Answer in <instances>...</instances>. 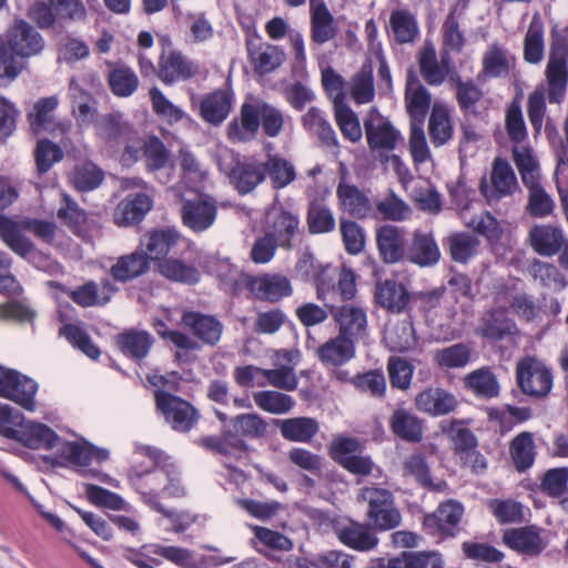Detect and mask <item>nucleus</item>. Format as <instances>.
<instances>
[{
	"label": "nucleus",
	"instance_id": "2eb2a0df",
	"mask_svg": "<svg viewBox=\"0 0 568 568\" xmlns=\"http://www.w3.org/2000/svg\"><path fill=\"white\" fill-rule=\"evenodd\" d=\"M376 246L385 264H396L406 258L407 241L404 227L384 224L376 230Z\"/></svg>",
	"mask_w": 568,
	"mask_h": 568
},
{
	"label": "nucleus",
	"instance_id": "9b49d317",
	"mask_svg": "<svg viewBox=\"0 0 568 568\" xmlns=\"http://www.w3.org/2000/svg\"><path fill=\"white\" fill-rule=\"evenodd\" d=\"M362 446L354 437H338L329 445V456L343 468L354 475L367 476L374 468V463L368 456L359 455Z\"/></svg>",
	"mask_w": 568,
	"mask_h": 568
},
{
	"label": "nucleus",
	"instance_id": "79ce46f5",
	"mask_svg": "<svg viewBox=\"0 0 568 568\" xmlns=\"http://www.w3.org/2000/svg\"><path fill=\"white\" fill-rule=\"evenodd\" d=\"M264 178H268L274 190H282L296 180V169L294 164L278 155H270L265 162Z\"/></svg>",
	"mask_w": 568,
	"mask_h": 568
},
{
	"label": "nucleus",
	"instance_id": "a211bd4d",
	"mask_svg": "<svg viewBox=\"0 0 568 568\" xmlns=\"http://www.w3.org/2000/svg\"><path fill=\"white\" fill-rule=\"evenodd\" d=\"M58 105L59 99L55 95L41 98L34 103L33 111L28 114V119L36 134L42 132L54 133L55 131L65 134L71 130L70 121L55 122L54 111Z\"/></svg>",
	"mask_w": 568,
	"mask_h": 568
},
{
	"label": "nucleus",
	"instance_id": "7ed1b4c3",
	"mask_svg": "<svg viewBox=\"0 0 568 568\" xmlns=\"http://www.w3.org/2000/svg\"><path fill=\"white\" fill-rule=\"evenodd\" d=\"M358 499L367 504L365 515L368 524L375 530H392L400 525L402 514L396 507L390 490L379 487H364Z\"/></svg>",
	"mask_w": 568,
	"mask_h": 568
},
{
	"label": "nucleus",
	"instance_id": "ea45409f",
	"mask_svg": "<svg viewBox=\"0 0 568 568\" xmlns=\"http://www.w3.org/2000/svg\"><path fill=\"white\" fill-rule=\"evenodd\" d=\"M158 272L169 281L194 285L200 282V271L190 263L176 257H164L158 262Z\"/></svg>",
	"mask_w": 568,
	"mask_h": 568
},
{
	"label": "nucleus",
	"instance_id": "f3484780",
	"mask_svg": "<svg viewBox=\"0 0 568 568\" xmlns=\"http://www.w3.org/2000/svg\"><path fill=\"white\" fill-rule=\"evenodd\" d=\"M331 313L338 327L337 335L356 344L366 334L367 315L363 307L354 304H344L338 307H332Z\"/></svg>",
	"mask_w": 568,
	"mask_h": 568
},
{
	"label": "nucleus",
	"instance_id": "ddd939ff",
	"mask_svg": "<svg viewBox=\"0 0 568 568\" xmlns=\"http://www.w3.org/2000/svg\"><path fill=\"white\" fill-rule=\"evenodd\" d=\"M181 220L194 233H202L213 226L217 216L216 201L209 195H200L182 203Z\"/></svg>",
	"mask_w": 568,
	"mask_h": 568
},
{
	"label": "nucleus",
	"instance_id": "8fccbe9b",
	"mask_svg": "<svg viewBox=\"0 0 568 568\" xmlns=\"http://www.w3.org/2000/svg\"><path fill=\"white\" fill-rule=\"evenodd\" d=\"M428 132L430 142L439 148L449 142L453 138L454 128L448 110L443 105L435 104L428 120Z\"/></svg>",
	"mask_w": 568,
	"mask_h": 568
},
{
	"label": "nucleus",
	"instance_id": "72a5a7b5",
	"mask_svg": "<svg viewBox=\"0 0 568 568\" xmlns=\"http://www.w3.org/2000/svg\"><path fill=\"white\" fill-rule=\"evenodd\" d=\"M232 104V93L227 90L219 89L202 99L200 114L205 122L212 125H220L229 116Z\"/></svg>",
	"mask_w": 568,
	"mask_h": 568
},
{
	"label": "nucleus",
	"instance_id": "338daca9",
	"mask_svg": "<svg viewBox=\"0 0 568 568\" xmlns=\"http://www.w3.org/2000/svg\"><path fill=\"white\" fill-rule=\"evenodd\" d=\"M470 357L471 348L464 343H456L434 353L435 363L444 369L463 368L470 362Z\"/></svg>",
	"mask_w": 568,
	"mask_h": 568
},
{
	"label": "nucleus",
	"instance_id": "0eeeda50",
	"mask_svg": "<svg viewBox=\"0 0 568 568\" xmlns=\"http://www.w3.org/2000/svg\"><path fill=\"white\" fill-rule=\"evenodd\" d=\"M129 480L132 487L141 495L144 504L164 517L173 519L175 511L164 508L160 503L165 480V466L143 473L134 469L130 473Z\"/></svg>",
	"mask_w": 568,
	"mask_h": 568
},
{
	"label": "nucleus",
	"instance_id": "680f3d73",
	"mask_svg": "<svg viewBox=\"0 0 568 568\" xmlns=\"http://www.w3.org/2000/svg\"><path fill=\"white\" fill-rule=\"evenodd\" d=\"M510 456L515 468L518 471H525L530 468L535 462V444L532 434L523 432L510 443Z\"/></svg>",
	"mask_w": 568,
	"mask_h": 568
},
{
	"label": "nucleus",
	"instance_id": "052dcab7",
	"mask_svg": "<svg viewBox=\"0 0 568 568\" xmlns=\"http://www.w3.org/2000/svg\"><path fill=\"white\" fill-rule=\"evenodd\" d=\"M516 331L515 322L500 311L488 313L483 318L480 326V334L490 341H500L508 335L515 334Z\"/></svg>",
	"mask_w": 568,
	"mask_h": 568
},
{
	"label": "nucleus",
	"instance_id": "aec40b11",
	"mask_svg": "<svg viewBox=\"0 0 568 568\" xmlns=\"http://www.w3.org/2000/svg\"><path fill=\"white\" fill-rule=\"evenodd\" d=\"M199 64L190 60L180 51H170L162 54L159 60V79L168 85L179 81H186L199 74Z\"/></svg>",
	"mask_w": 568,
	"mask_h": 568
},
{
	"label": "nucleus",
	"instance_id": "6e6d98bb",
	"mask_svg": "<svg viewBox=\"0 0 568 568\" xmlns=\"http://www.w3.org/2000/svg\"><path fill=\"white\" fill-rule=\"evenodd\" d=\"M104 180V172L92 161H84L77 164L71 174V184L80 192L93 191Z\"/></svg>",
	"mask_w": 568,
	"mask_h": 568
},
{
	"label": "nucleus",
	"instance_id": "b1692460",
	"mask_svg": "<svg viewBox=\"0 0 568 568\" xmlns=\"http://www.w3.org/2000/svg\"><path fill=\"white\" fill-rule=\"evenodd\" d=\"M9 45L20 57H30L39 53L44 41L42 36L24 20H17L9 32Z\"/></svg>",
	"mask_w": 568,
	"mask_h": 568
},
{
	"label": "nucleus",
	"instance_id": "69168bd1",
	"mask_svg": "<svg viewBox=\"0 0 568 568\" xmlns=\"http://www.w3.org/2000/svg\"><path fill=\"white\" fill-rule=\"evenodd\" d=\"M108 84L114 95L128 98L138 90L139 78L131 68L120 65L109 72Z\"/></svg>",
	"mask_w": 568,
	"mask_h": 568
},
{
	"label": "nucleus",
	"instance_id": "bf43d9fd",
	"mask_svg": "<svg viewBox=\"0 0 568 568\" xmlns=\"http://www.w3.org/2000/svg\"><path fill=\"white\" fill-rule=\"evenodd\" d=\"M149 550L180 568H203L205 566L204 558L197 561L194 551L187 548L154 542Z\"/></svg>",
	"mask_w": 568,
	"mask_h": 568
},
{
	"label": "nucleus",
	"instance_id": "f257e3e1",
	"mask_svg": "<svg viewBox=\"0 0 568 568\" xmlns=\"http://www.w3.org/2000/svg\"><path fill=\"white\" fill-rule=\"evenodd\" d=\"M266 420L256 413L239 414L230 419V428L222 436H205L199 445L224 457L223 464L235 469L232 460H241L247 455L248 446L243 437L260 439L267 434Z\"/></svg>",
	"mask_w": 568,
	"mask_h": 568
},
{
	"label": "nucleus",
	"instance_id": "bb28decb",
	"mask_svg": "<svg viewBox=\"0 0 568 568\" xmlns=\"http://www.w3.org/2000/svg\"><path fill=\"white\" fill-rule=\"evenodd\" d=\"M376 302L392 313L405 312L412 300V295L405 284L388 278L376 284Z\"/></svg>",
	"mask_w": 568,
	"mask_h": 568
},
{
	"label": "nucleus",
	"instance_id": "2f4dec72",
	"mask_svg": "<svg viewBox=\"0 0 568 568\" xmlns=\"http://www.w3.org/2000/svg\"><path fill=\"white\" fill-rule=\"evenodd\" d=\"M355 345L351 339L336 335L316 349V356L325 367L337 368L355 357Z\"/></svg>",
	"mask_w": 568,
	"mask_h": 568
},
{
	"label": "nucleus",
	"instance_id": "49530a36",
	"mask_svg": "<svg viewBox=\"0 0 568 568\" xmlns=\"http://www.w3.org/2000/svg\"><path fill=\"white\" fill-rule=\"evenodd\" d=\"M449 254L453 261L467 264L479 253V239L468 232L452 233L446 237Z\"/></svg>",
	"mask_w": 568,
	"mask_h": 568
},
{
	"label": "nucleus",
	"instance_id": "393cba45",
	"mask_svg": "<svg viewBox=\"0 0 568 568\" xmlns=\"http://www.w3.org/2000/svg\"><path fill=\"white\" fill-rule=\"evenodd\" d=\"M311 40L324 44L336 38L338 26L324 0H318L310 7Z\"/></svg>",
	"mask_w": 568,
	"mask_h": 568
},
{
	"label": "nucleus",
	"instance_id": "423d86ee",
	"mask_svg": "<svg viewBox=\"0 0 568 568\" xmlns=\"http://www.w3.org/2000/svg\"><path fill=\"white\" fill-rule=\"evenodd\" d=\"M364 130L369 150L379 155L394 151L402 140L400 132L390 120L372 108L364 119Z\"/></svg>",
	"mask_w": 568,
	"mask_h": 568
},
{
	"label": "nucleus",
	"instance_id": "5fc2aeb1",
	"mask_svg": "<svg viewBox=\"0 0 568 568\" xmlns=\"http://www.w3.org/2000/svg\"><path fill=\"white\" fill-rule=\"evenodd\" d=\"M19 440L32 449L52 448L59 442V436L47 425L30 423L19 432Z\"/></svg>",
	"mask_w": 568,
	"mask_h": 568
},
{
	"label": "nucleus",
	"instance_id": "37998d69",
	"mask_svg": "<svg viewBox=\"0 0 568 568\" xmlns=\"http://www.w3.org/2000/svg\"><path fill=\"white\" fill-rule=\"evenodd\" d=\"M213 273L220 281L221 287L232 295H240L246 291V283L251 275L237 268L229 260H219L213 266Z\"/></svg>",
	"mask_w": 568,
	"mask_h": 568
},
{
	"label": "nucleus",
	"instance_id": "20e7f679",
	"mask_svg": "<svg viewBox=\"0 0 568 568\" xmlns=\"http://www.w3.org/2000/svg\"><path fill=\"white\" fill-rule=\"evenodd\" d=\"M154 399L158 412L173 430L187 433L197 423L199 413L187 400L161 389L154 392Z\"/></svg>",
	"mask_w": 568,
	"mask_h": 568
},
{
	"label": "nucleus",
	"instance_id": "cd10ccee",
	"mask_svg": "<svg viewBox=\"0 0 568 568\" xmlns=\"http://www.w3.org/2000/svg\"><path fill=\"white\" fill-rule=\"evenodd\" d=\"M374 530L369 524L349 521L337 528L336 534L343 545L357 551L368 552L378 545V538Z\"/></svg>",
	"mask_w": 568,
	"mask_h": 568
},
{
	"label": "nucleus",
	"instance_id": "4d7b16f0",
	"mask_svg": "<svg viewBox=\"0 0 568 568\" xmlns=\"http://www.w3.org/2000/svg\"><path fill=\"white\" fill-rule=\"evenodd\" d=\"M384 341L393 352H407L416 345V337L413 324L407 321H400L388 326L384 333Z\"/></svg>",
	"mask_w": 568,
	"mask_h": 568
},
{
	"label": "nucleus",
	"instance_id": "dca6fc26",
	"mask_svg": "<svg viewBox=\"0 0 568 568\" xmlns=\"http://www.w3.org/2000/svg\"><path fill=\"white\" fill-rule=\"evenodd\" d=\"M338 209L355 219H366L372 213L373 206L369 197L355 184L346 180V169L343 168L336 187Z\"/></svg>",
	"mask_w": 568,
	"mask_h": 568
},
{
	"label": "nucleus",
	"instance_id": "58836bf2",
	"mask_svg": "<svg viewBox=\"0 0 568 568\" xmlns=\"http://www.w3.org/2000/svg\"><path fill=\"white\" fill-rule=\"evenodd\" d=\"M248 57L256 72L266 74L277 69L285 60V53L277 45L247 42Z\"/></svg>",
	"mask_w": 568,
	"mask_h": 568
},
{
	"label": "nucleus",
	"instance_id": "0e129e2a",
	"mask_svg": "<svg viewBox=\"0 0 568 568\" xmlns=\"http://www.w3.org/2000/svg\"><path fill=\"white\" fill-rule=\"evenodd\" d=\"M306 223L311 234H324L335 230L336 221L332 210L317 201H312L307 209Z\"/></svg>",
	"mask_w": 568,
	"mask_h": 568
},
{
	"label": "nucleus",
	"instance_id": "4468645a",
	"mask_svg": "<svg viewBox=\"0 0 568 568\" xmlns=\"http://www.w3.org/2000/svg\"><path fill=\"white\" fill-rule=\"evenodd\" d=\"M246 291L256 300L278 302L293 294L291 280L278 273L250 275Z\"/></svg>",
	"mask_w": 568,
	"mask_h": 568
},
{
	"label": "nucleus",
	"instance_id": "a19ab883",
	"mask_svg": "<svg viewBox=\"0 0 568 568\" xmlns=\"http://www.w3.org/2000/svg\"><path fill=\"white\" fill-rule=\"evenodd\" d=\"M418 65L423 79L432 87L443 84L448 74L445 58L439 63L433 45H424L418 55Z\"/></svg>",
	"mask_w": 568,
	"mask_h": 568
},
{
	"label": "nucleus",
	"instance_id": "5701e85b",
	"mask_svg": "<svg viewBox=\"0 0 568 568\" xmlns=\"http://www.w3.org/2000/svg\"><path fill=\"white\" fill-rule=\"evenodd\" d=\"M182 324L204 344L215 346L222 336L224 326L215 316L199 312H184Z\"/></svg>",
	"mask_w": 568,
	"mask_h": 568
},
{
	"label": "nucleus",
	"instance_id": "f8f14e48",
	"mask_svg": "<svg viewBox=\"0 0 568 568\" xmlns=\"http://www.w3.org/2000/svg\"><path fill=\"white\" fill-rule=\"evenodd\" d=\"M464 515L462 503L448 499L437 507L433 514L424 517L423 528L426 534L435 537H454Z\"/></svg>",
	"mask_w": 568,
	"mask_h": 568
},
{
	"label": "nucleus",
	"instance_id": "de8ad7c7",
	"mask_svg": "<svg viewBox=\"0 0 568 568\" xmlns=\"http://www.w3.org/2000/svg\"><path fill=\"white\" fill-rule=\"evenodd\" d=\"M179 241L178 232L170 229L153 230L146 233L141 240V246L145 247V253L151 260H161L176 245Z\"/></svg>",
	"mask_w": 568,
	"mask_h": 568
},
{
	"label": "nucleus",
	"instance_id": "6ab92c4d",
	"mask_svg": "<svg viewBox=\"0 0 568 568\" xmlns=\"http://www.w3.org/2000/svg\"><path fill=\"white\" fill-rule=\"evenodd\" d=\"M414 406L419 413L439 417L455 412L458 400L449 390L430 386L415 396Z\"/></svg>",
	"mask_w": 568,
	"mask_h": 568
},
{
	"label": "nucleus",
	"instance_id": "774afa93",
	"mask_svg": "<svg viewBox=\"0 0 568 568\" xmlns=\"http://www.w3.org/2000/svg\"><path fill=\"white\" fill-rule=\"evenodd\" d=\"M387 568H444L442 555L429 552H404L388 561Z\"/></svg>",
	"mask_w": 568,
	"mask_h": 568
},
{
	"label": "nucleus",
	"instance_id": "c03bdc74",
	"mask_svg": "<svg viewBox=\"0 0 568 568\" xmlns=\"http://www.w3.org/2000/svg\"><path fill=\"white\" fill-rule=\"evenodd\" d=\"M515 59L498 42L491 43L483 55V73L486 78H505L509 74Z\"/></svg>",
	"mask_w": 568,
	"mask_h": 568
},
{
	"label": "nucleus",
	"instance_id": "09e8293b",
	"mask_svg": "<svg viewBox=\"0 0 568 568\" xmlns=\"http://www.w3.org/2000/svg\"><path fill=\"white\" fill-rule=\"evenodd\" d=\"M153 337L145 331L130 329L118 336V346L123 355L140 361L146 357Z\"/></svg>",
	"mask_w": 568,
	"mask_h": 568
},
{
	"label": "nucleus",
	"instance_id": "7c9ffc66",
	"mask_svg": "<svg viewBox=\"0 0 568 568\" xmlns=\"http://www.w3.org/2000/svg\"><path fill=\"white\" fill-rule=\"evenodd\" d=\"M229 178L239 194H248L265 181L263 163L257 160L239 161Z\"/></svg>",
	"mask_w": 568,
	"mask_h": 568
},
{
	"label": "nucleus",
	"instance_id": "c9c22d12",
	"mask_svg": "<svg viewBox=\"0 0 568 568\" xmlns=\"http://www.w3.org/2000/svg\"><path fill=\"white\" fill-rule=\"evenodd\" d=\"M152 207V200L144 193L129 195L122 200L114 213V221L119 226L139 223Z\"/></svg>",
	"mask_w": 568,
	"mask_h": 568
},
{
	"label": "nucleus",
	"instance_id": "6e6552de",
	"mask_svg": "<svg viewBox=\"0 0 568 568\" xmlns=\"http://www.w3.org/2000/svg\"><path fill=\"white\" fill-rule=\"evenodd\" d=\"M38 384L14 369L0 366V397L10 399L29 412L36 410Z\"/></svg>",
	"mask_w": 568,
	"mask_h": 568
},
{
	"label": "nucleus",
	"instance_id": "4be33fe9",
	"mask_svg": "<svg viewBox=\"0 0 568 568\" xmlns=\"http://www.w3.org/2000/svg\"><path fill=\"white\" fill-rule=\"evenodd\" d=\"M97 136L109 148H118L123 142L132 141V126L123 121L119 113H108L94 122Z\"/></svg>",
	"mask_w": 568,
	"mask_h": 568
},
{
	"label": "nucleus",
	"instance_id": "a18cd8bd",
	"mask_svg": "<svg viewBox=\"0 0 568 568\" xmlns=\"http://www.w3.org/2000/svg\"><path fill=\"white\" fill-rule=\"evenodd\" d=\"M21 229V223L0 214V237L16 254L26 257L34 250V244Z\"/></svg>",
	"mask_w": 568,
	"mask_h": 568
},
{
	"label": "nucleus",
	"instance_id": "39448f33",
	"mask_svg": "<svg viewBox=\"0 0 568 568\" xmlns=\"http://www.w3.org/2000/svg\"><path fill=\"white\" fill-rule=\"evenodd\" d=\"M518 187L514 169L503 158H496L491 165L489 176H483L479 183L480 194L489 205L497 204L503 199L510 196Z\"/></svg>",
	"mask_w": 568,
	"mask_h": 568
},
{
	"label": "nucleus",
	"instance_id": "c85d7f7f",
	"mask_svg": "<svg viewBox=\"0 0 568 568\" xmlns=\"http://www.w3.org/2000/svg\"><path fill=\"white\" fill-rule=\"evenodd\" d=\"M432 95L414 73H409L406 83L405 103L410 124H424L429 111Z\"/></svg>",
	"mask_w": 568,
	"mask_h": 568
},
{
	"label": "nucleus",
	"instance_id": "e2e57ef3",
	"mask_svg": "<svg viewBox=\"0 0 568 568\" xmlns=\"http://www.w3.org/2000/svg\"><path fill=\"white\" fill-rule=\"evenodd\" d=\"M464 382L465 386L477 396L493 398L499 394L498 381L488 367L469 373Z\"/></svg>",
	"mask_w": 568,
	"mask_h": 568
},
{
	"label": "nucleus",
	"instance_id": "e433bc0d",
	"mask_svg": "<svg viewBox=\"0 0 568 568\" xmlns=\"http://www.w3.org/2000/svg\"><path fill=\"white\" fill-rule=\"evenodd\" d=\"M389 427L395 436L405 442L419 443L423 439V420L405 408L393 412L389 417Z\"/></svg>",
	"mask_w": 568,
	"mask_h": 568
},
{
	"label": "nucleus",
	"instance_id": "473e14b6",
	"mask_svg": "<svg viewBox=\"0 0 568 568\" xmlns=\"http://www.w3.org/2000/svg\"><path fill=\"white\" fill-rule=\"evenodd\" d=\"M503 542L510 549L529 556H537L545 548L539 530L535 526L505 530Z\"/></svg>",
	"mask_w": 568,
	"mask_h": 568
},
{
	"label": "nucleus",
	"instance_id": "412c9836",
	"mask_svg": "<svg viewBox=\"0 0 568 568\" xmlns=\"http://www.w3.org/2000/svg\"><path fill=\"white\" fill-rule=\"evenodd\" d=\"M118 287L109 278H102L100 283L88 281L84 284L70 291L69 297L81 307L104 306Z\"/></svg>",
	"mask_w": 568,
	"mask_h": 568
},
{
	"label": "nucleus",
	"instance_id": "4c0bfd02",
	"mask_svg": "<svg viewBox=\"0 0 568 568\" xmlns=\"http://www.w3.org/2000/svg\"><path fill=\"white\" fill-rule=\"evenodd\" d=\"M530 245L536 253L554 256L561 250L565 237L561 229L551 225H536L529 231Z\"/></svg>",
	"mask_w": 568,
	"mask_h": 568
},
{
	"label": "nucleus",
	"instance_id": "f03ea898",
	"mask_svg": "<svg viewBox=\"0 0 568 568\" xmlns=\"http://www.w3.org/2000/svg\"><path fill=\"white\" fill-rule=\"evenodd\" d=\"M283 124V114L277 108L262 100H253L242 104L240 119H234L227 125V135L233 142H247L255 138L262 125L267 136L276 138Z\"/></svg>",
	"mask_w": 568,
	"mask_h": 568
},
{
	"label": "nucleus",
	"instance_id": "13d9d810",
	"mask_svg": "<svg viewBox=\"0 0 568 568\" xmlns=\"http://www.w3.org/2000/svg\"><path fill=\"white\" fill-rule=\"evenodd\" d=\"M544 24L538 16H534L524 40V59L531 64H538L544 59Z\"/></svg>",
	"mask_w": 568,
	"mask_h": 568
},
{
	"label": "nucleus",
	"instance_id": "603ef678",
	"mask_svg": "<svg viewBox=\"0 0 568 568\" xmlns=\"http://www.w3.org/2000/svg\"><path fill=\"white\" fill-rule=\"evenodd\" d=\"M389 27L396 42L412 43L419 33L418 23L414 13L408 9H397L390 13Z\"/></svg>",
	"mask_w": 568,
	"mask_h": 568
},
{
	"label": "nucleus",
	"instance_id": "3c124183",
	"mask_svg": "<svg viewBox=\"0 0 568 568\" xmlns=\"http://www.w3.org/2000/svg\"><path fill=\"white\" fill-rule=\"evenodd\" d=\"M304 128L316 134L320 140L328 148H334L335 153L338 152V140L337 135L325 119L323 112L317 108H311L302 118Z\"/></svg>",
	"mask_w": 568,
	"mask_h": 568
},
{
	"label": "nucleus",
	"instance_id": "1a4fd4ad",
	"mask_svg": "<svg viewBox=\"0 0 568 568\" xmlns=\"http://www.w3.org/2000/svg\"><path fill=\"white\" fill-rule=\"evenodd\" d=\"M300 224L298 214L282 204H274L266 212V232L282 248H293L294 240L301 234Z\"/></svg>",
	"mask_w": 568,
	"mask_h": 568
},
{
	"label": "nucleus",
	"instance_id": "9d476101",
	"mask_svg": "<svg viewBox=\"0 0 568 568\" xmlns=\"http://www.w3.org/2000/svg\"><path fill=\"white\" fill-rule=\"evenodd\" d=\"M516 375L518 385L526 395L544 397L552 387L551 372L532 357H526L517 364Z\"/></svg>",
	"mask_w": 568,
	"mask_h": 568
},
{
	"label": "nucleus",
	"instance_id": "c756f323",
	"mask_svg": "<svg viewBox=\"0 0 568 568\" xmlns=\"http://www.w3.org/2000/svg\"><path fill=\"white\" fill-rule=\"evenodd\" d=\"M150 271V257L144 251H134L121 255L110 267L114 281L128 283L145 275Z\"/></svg>",
	"mask_w": 568,
	"mask_h": 568
},
{
	"label": "nucleus",
	"instance_id": "a878e982",
	"mask_svg": "<svg viewBox=\"0 0 568 568\" xmlns=\"http://www.w3.org/2000/svg\"><path fill=\"white\" fill-rule=\"evenodd\" d=\"M406 258L422 267L436 265L440 260V251L433 233L414 231Z\"/></svg>",
	"mask_w": 568,
	"mask_h": 568
},
{
	"label": "nucleus",
	"instance_id": "f704fd0d",
	"mask_svg": "<svg viewBox=\"0 0 568 568\" xmlns=\"http://www.w3.org/2000/svg\"><path fill=\"white\" fill-rule=\"evenodd\" d=\"M59 452L61 458L77 467H87L93 459L102 463L109 458V450L95 447L88 442H65Z\"/></svg>",
	"mask_w": 568,
	"mask_h": 568
},
{
	"label": "nucleus",
	"instance_id": "864d4df0",
	"mask_svg": "<svg viewBox=\"0 0 568 568\" xmlns=\"http://www.w3.org/2000/svg\"><path fill=\"white\" fill-rule=\"evenodd\" d=\"M318 423L311 417H294L282 422L281 435L296 443H308L318 433Z\"/></svg>",
	"mask_w": 568,
	"mask_h": 568
}]
</instances>
